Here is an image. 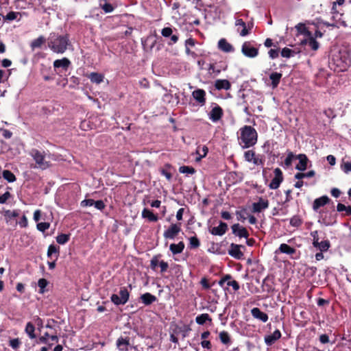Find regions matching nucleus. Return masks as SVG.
<instances>
[{
	"instance_id": "1",
	"label": "nucleus",
	"mask_w": 351,
	"mask_h": 351,
	"mask_svg": "<svg viewBox=\"0 0 351 351\" xmlns=\"http://www.w3.org/2000/svg\"><path fill=\"white\" fill-rule=\"evenodd\" d=\"M239 134L238 142L243 149L251 147L257 143L258 134L252 126L245 125L241 128Z\"/></svg>"
},
{
	"instance_id": "2",
	"label": "nucleus",
	"mask_w": 351,
	"mask_h": 351,
	"mask_svg": "<svg viewBox=\"0 0 351 351\" xmlns=\"http://www.w3.org/2000/svg\"><path fill=\"white\" fill-rule=\"evenodd\" d=\"M330 64L331 69L336 72H342L347 70L351 64L350 52L346 49L340 50L332 56Z\"/></svg>"
},
{
	"instance_id": "3",
	"label": "nucleus",
	"mask_w": 351,
	"mask_h": 351,
	"mask_svg": "<svg viewBox=\"0 0 351 351\" xmlns=\"http://www.w3.org/2000/svg\"><path fill=\"white\" fill-rule=\"evenodd\" d=\"M69 45L68 35H59L56 33H51L48 38L49 48L56 53H64Z\"/></svg>"
},
{
	"instance_id": "4",
	"label": "nucleus",
	"mask_w": 351,
	"mask_h": 351,
	"mask_svg": "<svg viewBox=\"0 0 351 351\" xmlns=\"http://www.w3.org/2000/svg\"><path fill=\"white\" fill-rule=\"evenodd\" d=\"M29 155L33 158L36 162V167L46 169L50 166L49 162L45 160V152H40L36 149H32L29 152Z\"/></svg>"
},
{
	"instance_id": "5",
	"label": "nucleus",
	"mask_w": 351,
	"mask_h": 351,
	"mask_svg": "<svg viewBox=\"0 0 351 351\" xmlns=\"http://www.w3.org/2000/svg\"><path fill=\"white\" fill-rule=\"evenodd\" d=\"M130 293L125 287L120 289L119 294H112L110 297L111 301L115 305H123L129 300Z\"/></svg>"
},
{
	"instance_id": "6",
	"label": "nucleus",
	"mask_w": 351,
	"mask_h": 351,
	"mask_svg": "<svg viewBox=\"0 0 351 351\" xmlns=\"http://www.w3.org/2000/svg\"><path fill=\"white\" fill-rule=\"evenodd\" d=\"M241 52L245 56L254 58L258 55V49L254 47L251 42L245 41L242 45Z\"/></svg>"
},
{
	"instance_id": "7",
	"label": "nucleus",
	"mask_w": 351,
	"mask_h": 351,
	"mask_svg": "<svg viewBox=\"0 0 351 351\" xmlns=\"http://www.w3.org/2000/svg\"><path fill=\"white\" fill-rule=\"evenodd\" d=\"M235 25L242 27L241 31H239V29L237 31L239 32L241 36L245 37L250 34L251 30L253 28L254 23L252 21H250L246 24L242 19H239L235 21Z\"/></svg>"
},
{
	"instance_id": "8",
	"label": "nucleus",
	"mask_w": 351,
	"mask_h": 351,
	"mask_svg": "<svg viewBox=\"0 0 351 351\" xmlns=\"http://www.w3.org/2000/svg\"><path fill=\"white\" fill-rule=\"evenodd\" d=\"M274 178L271 180L269 187L271 189H277L281 182L283 181L282 172L279 168H276L274 171Z\"/></svg>"
},
{
	"instance_id": "9",
	"label": "nucleus",
	"mask_w": 351,
	"mask_h": 351,
	"mask_svg": "<svg viewBox=\"0 0 351 351\" xmlns=\"http://www.w3.org/2000/svg\"><path fill=\"white\" fill-rule=\"evenodd\" d=\"M180 230V224H172L164 232V237L166 239H173Z\"/></svg>"
},
{
	"instance_id": "10",
	"label": "nucleus",
	"mask_w": 351,
	"mask_h": 351,
	"mask_svg": "<svg viewBox=\"0 0 351 351\" xmlns=\"http://www.w3.org/2000/svg\"><path fill=\"white\" fill-rule=\"evenodd\" d=\"M241 247L244 248V246L232 243L228 250V254L236 259H241L243 256V253L241 250Z\"/></svg>"
},
{
	"instance_id": "11",
	"label": "nucleus",
	"mask_w": 351,
	"mask_h": 351,
	"mask_svg": "<svg viewBox=\"0 0 351 351\" xmlns=\"http://www.w3.org/2000/svg\"><path fill=\"white\" fill-rule=\"evenodd\" d=\"M193 98L197 102L200 106L206 104V92L203 89H197L192 93Z\"/></svg>"
},
{
	"instance_id": "12",
	"label": "nucleus",
	"mask_w": 351,
	"mask_h": 351,
	"mask_svg": "<svg viewBox=\"0 0 351 351\" xmlns=\"http://www.w3.org/2000/svg\"><path fill=\"white\" fill-rule=\"evenodd\" d=\"M222 116L223 110L218 105H216L215 107H213L208 114V117L213 122H217L221 119Z\"/></svg>"
},
{
	"instance_id": "13",
	"label": "nucleus",
	"mask_w": 351,
	"mask_h": 351,
	"mask_svg": "<svg viewBox=\"0 0 351 351\" xmlns=\"http://www.w3.org/2000/svg\"><path fill=\"white\" fill-rule=\"evenodd\" d=\"M295 159L299 160L298 164L295 166V169L300 171H304L307 169L308 159L304 154L296 155Z\"/></svg>"
},
{
	"instance_id": "14",
	"label": "nucleus",
	"mask_w": 351,
	"mask_h": 351,
	"mask_svg": "<svg viewBox=\"0 0 351 351\" xmlns=\"http://www.w3.org/2000/svg\"><path fill=\"white\" fill-rule=\"evenodd\" d=\"M269 206V202L267 199H264L260 197L258 202H254L252 204V211L254 213H260L263 210L267 208Z\"/></svg>"
},
{
	"instance_id": "15",
	"label": "nucleus",
	"mask_w": 351,
	"mask_h": 351,
	"mask_svg": "<svg viewBox=\"0 0 351 351\" xmlns=\"http://www.w3.org/2000/svg\"><path fill=\"white\" fill-rule=\"evenodd\" d=\"M232 233L240 238H247L249 234L247 230L241 226L239 223H236L232 226Z\"/></svg>"
},
{
	"instance_id": "16",
	"label": "nucleus",
	"mask_w": 351,
	"mask_h": 351,
	"mask_svg": "<svg viewBox=\"0 0 351 351\" xmlns=\"http://www.w3.org/2000/svg\"><path fill=\"white\" fill-rule=\"evenodd\" d=\"M227 230L228 225L226 223L221 221L219 225L217 227H213L210 230V232L213 235L222 236L226 232Z\"/></svg>"
},
{
	"instance_id": "17",
	"label": "nucleus",
	"mask_w": 351,
	"mask_h": 351,
	"mask_svg": "<svg viewBox=\"0 0 351 351\" xmlns=\"http://www.w3.org/2000/svg\"><path fill=\"white\" fill-rule=\"evenodd\" d=\"M116 346L119 351H128L130 346V339L128 337H122L117 339Z\"/></svg>"
},
{
	"instance_id": "18",
	"label": "nucleus",
	"mask_w": 351,
	"mask_h": 351,
	"mask_svg": "<svg viewBox=\"0 0 351 351\" xmlns=\"http://www.w3.org/2000/svg\"><path fill=\"white\" fill-rule=\"evenodd\" d=\"M280 337L281 332L279 330H276L272 334L265 337V342L267 346H271Z\"/></svg>"
},
{
	"instance_id": "19",
	"label": "nucleus",
	"mask_w": 351,
	"mask_h": 351,
	"mask_svg": "<svg viewBox=\"0 0 351 351\" xmlns=\"http://www.w3.org/2000/svg\"><path fill=\"white\" fill-rule=\"evenodd\" d=\"M251 313L254 318L259 319L263 322H266L268 320V315L257 307L253 308L251 310Z\"/></svg>"
},
{
	"instance_id": "20",
	"label": "nucleus",
	"mask_w": 351,
	"mask_h": 351,
	"mask_svg": "<svg viewBox=\"0 0 351 351\" xmlns=\"http://www.w3.org/2000/svg\"><path fill=\"white\" fill-rule=\"evenodd\" d=\"M330 201L328 196L324 195L314 200L313 204V209L317 210L320 207L325 206Z\"/></svg>"
},
{
	"instance_id": "21",
	"label": "nucleus",
	"mask_w": 351,
	"mask_h": 351,
	"mask_svg": "<svg viewBox=\"0 0 351 351\" xmlns=\"http://www.w3.org/2000/svg\"><path fill=\"white\" fill-rule=\"evenodd\" d=\"M218 47L220 50L228 53L234 51L233 46L230 44L225 38H221L218 42Z\"/></svg>"
},
{
	"instance_id": "22",
	"label": "nucleus",
	"mask_w": 351,
	"mask_h": 351,
	"mask_svg": "<svg viewBox=\"0 0 351 351\" xmlns=\"http://www.w3.org/2000/svg\"><path fill=\"white\" fill-rule=\"evenodd\" d=\"M71 62L66 58H63L60 60H56L53 62V66L55 69L62 68L64 70H67Z\"/></svg>"
},
{
	"instance_id": "23",
	"label": "nucleus",
	"mask_w": 351,
	"mask_h": 351,
	"mask_svg": "<svg viewBox=\"0 0 351 351\" xmlns=\"http://www.w3.org/2000/svg\"><path fill=\"white\" fill-rule=\"evenodd\" d=\"M302 44L308 45L313 50L316 51L318 49L319 45L318 42L312 36L306 37V39L302 41Z\"/></svg>"
},
{
	"instance_id": "24",
	"label": "nucleus",
	"mask_w": 351,
	"mask_h": 351,
	"mask_svg": "<svg viewBox=\"0 0 351 351\" xmlns=\"http://www.w3.org/2000/svg\"><path fill=\"white\" fill-rule=\"evenodd\" d=\"M215 86L217 90H229L231 84L227 80H217L215 81Z\"/></svg>"
},
{
	"instance_id": "25",
	"label": "nucleus",
	"mask_w": 351,
	"mask_h": 351,
	"mask_svg": "<svg viewBox=\"0 0 351 351\" xmlns=\"http://www.w3.org/2000/svg\"><path fill=\"white\" fill-rule=\"evenodd\" d=\"M141 299L143 304L145 305H149L153 302H156L157 298L155 295H152L149 293H145L141 296Z\"/></svg>"
},
{
	"instance_id": "26",
	"label": "nucleus",
	"mask_w": 351,
	"mask_h": 351,
	"mask_svg": "<svg viewBox=\"0 0 351 351\" xmlns=\"http://www.w3.org/2000/svg\"><path fill=\"white\" fill-rule=\"evenodd\" d=\"M142 217L147 218L149 221H157L158 217L156 215L154 214L150 210L144 208L142 211Z\"/></svg>"
},
{
	"instance_id": "27",
	"label": "nucleus",
	"mask_w": 351,
	"mask_h": 351,
	"mask_svg": "<svg viewBox=\"0 0 351 351\" xmlns=\"http://www.w3.org/2000/svg\"><path fill=\"white\" fill-rule=\"evenodd\" d=\"M184 248V244L182 241L179 242L178 244L172 243L169 246V249L173 254L181 253Z\"/></svg>"
},
{
	"instance_id": "28",
	"label": "nucleus",
	"mask_w": 351,
	"mask_h": 351,
	"mask_svg": "<svg viewBox=\"0 0 351 351\" xmlns=\"http://www.w3.org/2000/svg\"><path fill=\"white\" fill-rule=\"evenodd\" d=\"M282 74L280 73L274 72L270 74L269 78L271 80V85L273 88H276L278 86Z\"/></svg>"
},
{
	"instance_id": "29",
	"label": "nucleus",
	"mask_w": 351,
	"mask_h": 351,
	"mask_svg": "<svg viewBox=\"0 0 351 351\" xmlns=\"http://www.w3.org/2000/svg\"><path fill=\"white\" fill-rule=\"evenodd\" d=\"M207 321L211 322L212 319L208 313H203L196 317L195 322L199 325L204 324Z\"/></svg>"
},
{
	"instance_id": "30",
	"label": "nucleus",
	"mask_w": 351,
	"mask_h": 351,
	"mask_svg": "<svg viewBox=\"0 0 351 351\" xmlns=\"http://www.w3.org/2000/svg\"><path fill=\"white\" fill-rule=\"evenodd\" d=\"M208 147L205 145L197 147L196 154L199 155V156L196 158V161H200L202 158L205 157L208 153Z\"/></svg>"
},
{
	"instance_id": "31",
	"label": "nucleus",
	"mask_w": 351,
	"mask_h": 351,
	"mask_svg": "<svg viewBox=\"0 0 351 351\" xmlns=\"http://www.w3.org/2000/svg\"><path fill=\"white\" fill-rule=\"evenodd\" d=\"M278 250L281 253L287 254H293L295 252V250L287 244L282 243L280 245Z\"/></svg>"
},
{
	"instance_id": "32",
	"label": "nucleus",
	"mask_w": 351,
	"mask_h": 351,
	"mask_svg": "<svg viewBox=\"0 0 351 351\" xmlns=\"http://www.w3.org/2000/svg\"><path fill=\"white\" fill-rule=\"evenodd\" d=\"M89 79L93 83L100 84L104 80V75L98 73H91Z\"/></svg>"
},
{
	"instance_id": "33",
	"label": "nucleus",
	"mask_w": 351,
	"mask_h": 351,
	"mask_svg": "<svg viewBox=\"0 0 351 351\" xmlns=\"http://www.w3.org/2000/svg\"><path fill=\"white\" fill-rule=\"evenodd\" d=\"M99 5L106 13H110L114 10V7L106 0H99Z\"/></svg>"
},
{
	"instance_id": "34",
	"label": "nucleus",
	"mask_w": 351,
	"mask_h": 351,
	"mask_svg": "<svg viewBox=\"0 0 351 351\" xmlns=\"http://www.w3.org/2000/svg\"><path fill=\"white\" fill-rule=\"evenodd\" d=\"M313 246L319 249L321 252H326L329 249L330 243L329 241L325 240L321 242L318 241V244H315Z\"/></svg>"
},
{
	"instance_id": "35",
	"label": "nucleus",
	"mask_w": 351,
	"mask_h": 351,
	"mask_svg": "<svg viewBox=\"0 0 351 351\" xmlns=\"http://www.w3.org/2000/svg\"><path fill=\"white\" fill-rule=\"evenodd\" d=\"M298 34L305 36L306 37L310 36L311 33L306 27L305 25L299 23L295 26Z\"/></svg>"
},
{
	"instance_id": "36",
	"label": "nucleus",
	"mask_w": 351,
	"mask_h": 351,
	"mask_svg": "<svg viewBox=\"0 0 351 351\" xmlns=\"http://www.w3.org/2000/svg\"><path fill=\"white\" fill-rule=\"evenodd\" d=\"M25 331L27 334V335L29 336V337L30 339L36 338V335L34 333L35 327L32 323H31V322L27 323Z\"/></svg>"
},
{
	"instance_id": "37",
	"label": "nucleus",
	"mask_w": 351,
	"mask_h": 351,
	"mask_svg": "<svg viewBox=\"0 0 351 351\" xmlns=\"http://www.w3.org/2000/svg\"><path fill=\"white\" fill-rule=\"evenodd\" d=\"M45 40V38L43 36H40L38 38L34 40L30 45L32 49L34 50L36 48L40 47Z\"/></svg>"
},
{
	"instance_id": "38",
	"label": "nucleus",
	"mask_w": 351,
	"mask_h": 351,
	"mask_svg": "<svg viewBox=\"0 0 351 351\" xmlns=\"http://www.w3.org/2000/svg\"><path fill=\"white\" fill-rule=\"evenodd\" d=\"M295 156L296 155H294L293 152H288L287 156L284 161V167H289L291 165L293 160L295 159Z\"/></svg>"
},
{
	"instance_id": "39",
	"label": "nucleus",
	"mask_w": 351,
	"mask_h": 351,
	"mask_svg": "<svg viewBox=\"0 0 351 351\" xmlns=\"http://www.w3.org/2000/svg\"><path fill=\"white\" fill-rule=\"evenodd\" d=\"M315 173L313 170L309 171L307 173H297L295 174V178L297 180H301L304 178H312L315 176Z\"/></svg>"
},
{
	"instance_id": "40",
	"label": "nucleus",
	"mask_w": 351,
	"mask_h": 351,
	"mask_svg": "<svg viewBox=\"0 0 351 351\" xmlns=\"http://www.w3.org/2000/svg\"><path fill=\"white\" fill-rule=\"evenodd\" d=\"M219 339L222 343L229 344L230 343V337L228 332L221 331L219 333Z\"/></svg>"
},
{
	"instance_id": "41",
	"label": "nucleus",
	"mask_w": 351,
	"mask_h": 351,
	"mask_svg": "<svg viewBox=\"0 0 351 351\" xmlns=\"http://www.w3.org/2000/svg\"><path fill=\"white\" fill-rule=\"evenodd\" d=\"M3 178L9 182H12L16 180L15 176L9 170H4L3 171Z\"/></svg>"
},
{
	"instance_id": "42",
	"label": "nucleus",
	"mask_w": 351,
	"mask_h": 351,
	"mask_svg": "<svg viewBox=\"0 0 351 351\" xmlns=\"http://www.w3.org/2000/svg\"><path fill=\"white\" fill-rule=\"evenodd\" d=\"M179 171L181 173L186 174H193L195 172V170L193 167L189 166H182L179 168Z\"/></svg>"
},
{
	"instance_id": "43",
	"label": "nucleus",
	"mask_w": 351,
	"mask_h": 351,
	"mask_svg": "<svg viewBox=\"0 0 351 351\" xmlns=\"http://www.w3.org/2000/svg\"><path fill=\"white\" fill-rule=\"evenodd\" d=\"M236 215L238 220L243 222L247 219L246 209L242 208L240 210H237Z\"/></svg>"
},
{
	"instance_id": "44",
	"label": "nucleus",
	"mask_w": 351,
	"mask_h": 351,
	"mask_svg": "<svg viewBox=\"0 0 351 351\" xmlns=\"http://www.w3.org/2000/svg\"><path fill=\"white\" fill-rule=\"evenodd\" d=\"M48 282L45 278H40L38 281V286L40 288L39 293H44L45 291V287L47 286Z\"/></svg>"
},
{
	"instance_id": "45",
	"label": "nucleus",
	"mask_w": 351,
	"mask_h": 351,
	"mask_svg": "<svg viewBox=\"0 0 351 351\" xmlns=\"http://www.w3.org/2000/svg\"><path fill=\"white\" fill-rule=\"evenodd\" d=\"M69 240V235L60 234L56 237V241L61 245L65 244Z\"/></svg>"
},
{
	"instance_id": "46",
	"label": "nucleus",
	"mask_w": 351,
	"mask_h": 351,
	"mask_svg": "<svg viewBox=\"0 0 351 351\" xmlns=\"http://www.w3.org/2000/svg\"><path fill=\"white\" fill-rule=\"evenodd\" d=\"M255 152L253 150H248L244 153V158L247 162H251L255 156Z\"/></svg>"
},
{
	"instance_id": "47",
	"label": "nucleus",
	"mask_w": 351,
	"mask_h": 351,
	"mask_svg": "<svg viewBox=\"0 0 351 351\" xmlns=\"http://www.w3.org/2000/svg\"><path fill=\"white\" fill-rule=\"evenodd\" d=\"M21 343V342L18 338L10 339L9 341V346L14 350L19 348Z\"/></svg>"
},
{
	"instance_id": "48",
	"label": "nucleus",
	"mask_w": 351,
	"mask_h": 351,
	"mask_svg": "<svg viewBox=\"0 0 351 351\" xmlns=\"http://www.w3.org/2000/svg\"><path fill=\"white\" fill-rule=\"evenodd\" d=\"M295 52L291 49L285 47L281 51V56L285 58H290L293 56Z\"/></svg>"
},
{
	"instance_id": "49",
	"label": "nucleus",
	"mask_w": 351,
	"mask_h": 351,
	"mask_svg": "<svg viewBox=\"0 0 351 351\" xmlns=\"http://www.w3.org/2000/svg\"><path fill=\"white\" fill-rule=\"evenodd\" d=\"M290 224L293 227H298L302 224V220L298 216H293L290 219Z\"/></svg>"
},
{
	"instance_id": "50",
	"label": "nucleus",
	"mask_w": 351,
	"mask_h": 351,
	"mask_svg": "<svg viewBox=\"0 0 351 351\" xmlns=\"http://www.w3.org/2000/svg\"><path fill=\"white\" fill-rule=\"evenodd\" d=\"M4 216L10 219L19 216V212L17 210H6L5 211Z\"/></svg>"
},
{
	"instance_id": "51",
	"label": "nucleus",
	"mask_w": 351,
	"mask_h": 351,
	"mask_svg": "<svg viewBox=\"0 0 351 351\" xmlns=\"http://www.w3.org/2000/svg\"><path fill=\"white\" fill-rule=\"evenodd\" d=\"M190 246L192 248H197L199 246V241L196 237H192L189 239Z\"/></svg>"
},
{
	"instance_id": "52",
	"label": "nucleus",
	"mask_w": 351,
	"mask_h": 351,
	"mask_svg": "<svg viewBox=\"0 0 351 351\" xmlns=\"http://www.w3.org/2000/svg\"><path fill=\"white\" fill-rule=\"evenodd\" d=\"M18 15H20L19 12H10L4 16V19L8 21H13L17 18Z\"/></svg>"
},
{
	"instance_id": "53",
	"label": "nucleus",
	"mask_w": 351,
	"mask_h": 351,
	"mask_svg": "<svg viewBox=\"0 0 351 351\" xmlns=\"http://www.w3.org/2000/svg\"><path fill=\"white\" fill-rule=\"evenodd\" d=\"M341 169L346 173L351 171V162L343 161Z\"/></svg>"
},
{
	"instance_id": "54",
	"label": "nucleus",
	"mask_w": 351,
	"mask_h": 351,
	"mask_svg": "<svg viewBox=\"0 0 351 351\" xmlns=\"http://www.w3.org/2000/svg\"><path fill=\"white\" fill-rule=\"evenodd\" d=\"M50 224L47 222H40L37 224V229L41 232H45L49 229Z\"/></svg>"
},
{
	"instance_id": "55",
	"label": "nucleus",
	"mask_w": 351,
	"mask_h": 351,
	"mask_svg": "<svg viewBox=\"0 0 351 351\" xmlns=\"http://www.w3.org/2000/svg\"><path fill=\"white\" fill-rule=\"evenodd\" d=\"M11 194L9 191H6L0 195V204H5L10 198Z\"/></svg>"
},
{
	"instance_id": "56",
	"label": "nucleus",
	"mask_w": 351,
	"mask_h": 351,
	"mask_svg": "<svg viewBox=\"0 0 351 351\" xmlns=\"http://www.w3.org/2000/svg\"><path fill=\"white\" fill-rule=\"evenodd\" d=\"M172 29L171 27H167L162 29L161 34L162 35V36L167 38L171 36L172 35Z\"/></svg>"
},
{
	"instance_id": "57",
	"label": "nucleus",
	"mask_w": 351,
	"mask_h": 351,
	"mask_svg": "<svg viewBox=\"0 0 351 351\" xmlns=\"http://www.w3.org/2000/svg\"><path fill=\"white\" fill-rule=\"evenodd\" d=\"M93 206L98 210H102L105 208V204L102 200L93 201Z\"/></svg>"
},
{
	"instance_id": "58",
	"label": "nucleus",
	"mask_w": 351,
	"mask_h": 351,
	"mask_svg": "<svg viewBox=\"0 0 351 351\" xmlns=\"http://www.w3.org/2000/svg\"><path fill=\"white\" fill-rule=\"evenodd\" d=\"M323 223L325 226H331L336 223V217L335 216H332L330 220H326V218L323 219Z\"/></svg>"
},
{
	"instance_id": "59",
	"label": "nucleus",
	"mask_w": 351,
	"mask_h": 351,
	"mask_svg": "<svg viewBox=\"0 0 351 351\" xmlns=\"http://www.w3.org/2000/svg\"><path fill=\"white\" fill-rule=\"evenodd\" d=\"M278 53H279V51L278 49H271L268 53H269V57L271 58V59H275L278 56Z\"/></svg>"
},
{
	"instance_id": "60",
	"label": "nucleus",
	"mask_w": 351,
	"mask_h": 351,
	"mask_svg": "<svg viewBox=\"0 0 351 351\" xmlns=\"http://www.w3.org/2000/svg\"><path fill=\"white\" fill-rule=\"evenodd\" d=\"M57 253V248L53 245H50L47 250V256L50 257L53 254Z\"/></svg>"
},
{
	"instance_id": "61",
	"label": "nucleus",
	"mask_w": 351,
	"mask_h": 351,
	"mask_svg": "<svg viewBox=\"0 0 351 351\" xmlns=\"http://www.w3.org/2000/svg\"><path fill=\"white\" fill-rule=\"evenodd\" d=\"M227 285L232 287L234 291L239 290L240 287L239 283L236 280L229 281Z\"/></svg>"
},
{
	"instance_id": "62",
	"label": "nucleus",
	"mask_w": 351,
	"mask_h": 351,
	"mask_svg": "<svg viewBox=\"0 0 351 351\" xmlns=\"http://www.w3.org/2000/svg\"><path fill=\"white\" fill-rule=\"evenodd\" d=\"M159 263H160V261H158L157 257L152 258V259L151 260V262H150L151 268L152 269H156L158 265H159Z\"/></svg>"
},
{
	"instance_id": "63",
	"label": "nucleus",
	"mask_w": 351,
	"mask_h": 351,
	"mask_svg": "<svg viewBox=\"0 0 351 351\" xmlns=\"http://www.w3.org/2000/svg\"><path fill=\"white\" fill-rule=\"evenodd\" d=\"M311 237L313 238V245L318 244L319 237H318V232L313 231L311 232Z\"/></svg>"
},
{
	"instance_id": "64",
	"label": "nucleus",
	"mask_w": 351,
	"mask_h": 351,
	"mask_svg": "<svg viewBox=\"0 0 351 351\" xmlns=\"http://www.w3.org/2000/svg\"><path fill=\"white\" fill-rule=\"evenodd\" d=\"M159 265H160V271L161 272L166 271L167 269H168V267H169L168 263L167 262H165L164 261H160Z\"/></svg>"
}]
</instances>
